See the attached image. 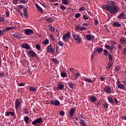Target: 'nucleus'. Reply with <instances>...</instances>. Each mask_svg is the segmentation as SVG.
Returning a JSON list of instances; mask_svg holds the SVG:
<instances>
[{
    "label": "nucleus",
    "instance_id": "obj_1",
    "mask_svg": "<svg viewBox=\"0 0 126 126\" xmlns=\"http://www.w3.org/2000/svg\"><path fill=\"white\" fill-rule=\"evenodd\" d=\"M107 4H103L102 8L107 11H109L110 14H117L119 12V7L116 5V2L108 0L107 1Z\"/></svg>",
    "mask_w": 126,
    "mask_h": 126
},
{
    "label": "nucleus",
    "instance_id": "obj_2",
    "mask_svg": "<svg viewBox=\"0 0 126 126\" xmlns=\"http://www.w3.org/2000/svg\"><path fill=\"white\" fill-rule=\"evenodd\" d=\"M71 38V35H70V32H67L63 36L62 39L63 42L65 43H68L69 39Z\"/></svg>",
    "mask_w": 126,
    "mask_h": 126
},
{
    "label": "nucleus",
    "instance_id": "obj_3",
    "mask_svg": "<svg viewBox=\"0 0 126 126\" xmlns=\"http://www.w3.org/2000/svg\"><path fill=\"white\" fill-rule=\"evenodd\" d=\"M73 38H74V40L76 41L78 44H80V43L82 42L81 37L79 36V35L78 34H73Z\"/></svg>",
    "mask_w": 126,
    "mask_h": 126
},
{
    "label": "nucleus",
    "instance_id": "obj_4",
    "mask_svg": "<svg viewBox=\"0 0 126 126\" xmlns=\"http://www.w3.org/2000/svg\"><path fill=\"white\" fill-rule=\"evenodd\" d=\"M21 105V101H20V99L19 98L16 99V100L15 101V108L16 110H18L19 109V107Z\"/></svg>",
    "mask_w": 126,
    "mask_h": 126
},
{
    "label": "nucleus",
    "instance_id": "obj_5",
    "mask_svg": "<svg viewBox=\"0 0 126 126\" xmlns=\"http://www.w3.org/2000/svg\"><path fill=\"white\" fill-rule=\"evenodd\" d=\"M40 123H42V118H39L35 120L32 123V125H33V126H37Z\"/></svg>",
    "mask_w": 126,
    "mask_h": 126
},
{
    "label": "nucleus",
    "instance_id": "obj_6",
    "mask_svg": "<svg viewBox=\"0 0 126 126\" xmlns=\"http://www.w3.org/2000/svg\"><path fill=\"white\" fill-rule=\"evenodd\" d=\"M28 55L29 57H32V58H35V57H37V54L35 52V51L33 50H30L28 52Z\"/></svg>",
    "mask_w": 126,
    "mask_h": 126
},
{
    "label": "nucleus",
    "instance_id": "obj_7",
    "mask_svg": "<svg viewBox=\"0 0 126 126\" xmlns=\"http://www.w3.org/2000/svg\"><path fill=\"white\" fill-rule=\"evenodd\" d=\"M25 35L30 36V35L33 34V30L29 29H26L24 30Z\"/></svg>",
    "mask_w": 126,
    "mask_h": 126
},
{
    "label": "nucleus",
    "instance_id": "obj_8",
    "mask_svg": "<svg viewBox=\"0 0 126 126\" xmlns=\"http://www.w3.org/2000/svg\"><path fill=\"white\" fill-rule=\"evenodd\" d=\"M50 103L51 104V105H54V106H59L61 103L60 102V101L58 100H50Z\"/></svg>",
    "mask_w": 126,
    "mask_h": 126
},
{
    "label": "nucleus",
    "instance_id": "obj_9",
    "mask_svg": "<svg viewBox=\"0 0 126 126\" xmlns=\"http://www.w3.org/2000/svg\"><path fill=\"white\" fill-rule=\"evenodd\" d=\"M47 53H50L51 54H54V53H55V51H54V49L51 44L47 47Z\"/></svg>",
    "mask_w": 126,
    "mask_h": 126
},
{
    "label": "nucleus",
    "instance_id": "obj_10",
    "mask_svg": "<svg viewBox=\"0 0 126 126\" xmlns=\"http://www.w3.org/2000/svg\"><path fill=\"white\" fill-rule=\"evenodd\" d=\"M103 91L108 94H111V93H112V90L109 86H106L105 87L103 88Z\"/></svg>",
    "mask_w": 126,
    "mask_h": 126
},
{
    "label": "nucleus",
    "instance_id": "obj_11",
    "mask_svg": "<svg viewBox=\"0 0 126 126\" xmlns=\"http://www.w3.org/2000/svg\"><path fill=\"white\" fill-rule=\"evenodd\" d=\"M76 30H80V31H83V30H87V28L85 27H81L80 25H78L75 26Z\"/></svg>",
    "mask_w": 126,
    "mask_h": 126
},
{
    "label": "nucleus",
    "instance_id": "obj_12",
    "mask_svg": "<svg viewBox=\"0 0 126 126\" xmlns=\"http://www.w3.org/2000/svg\"><path fill=\"white\" fill-rule=\"evenodd\" d=\"M21 34L19 33H15L13 34V36L14 38H18L19 40L21 39L22 38V36H21Z\"/></svg>",
    "mask_w": 126,
    "mask_h": 126
},
{
    "label": "nucleus",
    "instance_id": "obj_13",
    "mask_svg": "<svg viewBox=\"0 0 126 126\" xmlns=\"http://www.w3.org/2000/svg\"><path fill=\"white\" fill-rule=\"evenodd\" d=\"M35 6L36 7V8L37 9V10L41 13H43L44 12V11L43 10V9L42 8V7H41L40 6V5H39V4H35Z\"/></svg>",
    "mask_w": 126,
    "mask_h": 126
},
{
    "label": "nucleus",
    "instance_id": "obj_14",
    "mask_svg": "<svg viewBox=\"0 0 126 126\" xmlns=\"http://www.w3.org/2000/svg\"><path fill=\"white\" fill-rule=\"evenodd\" d=\"M76 108H72L71 109H70L69 110V115L70 117H73V115H74V112L75 111Z\"/></svg>",
    "mask_w": 126,
    "mask_h": 126
},
{
    "label": "nucleus",
    "instance_id": "obj_15",
    "mask_svg": "<svg viewBox=\"0 0 126 126\" xmlns=\"http://www.w3.org/2000/svg\"><path fill=\"white\" fill-rule=\"evenodd\" d=\"M15 27H7L4 29L3 30L4 32L5 33H6V32H8V31H9V30H12V29H15Z\"/></svg>",
    "mask_w": 126,
    "mask_h": 126
},
{
    "label": "nucleus",
    "instance_id": "obj_16",
    "mask_svg": "<svg viewBox=\"0 0 126 126\" xmlns=\"http://www.w3.org/2000/svg\"><path fill=\"white\" fill-rule=\"evenodd\" d=\"M24 12V16H25V18L27 19L28 18V14H27V9L26 8H24L23 9Z\"/></svg>",
    "mask_w": 126,
    "mask_h": 126
},
{
    "label": "nucleus",
    "instance_id": "obj_17",
    "mask_svg": "<svg viewBox=\"0 0 126 126\" xmlns=\"http://www.w3.org/2000/svg\"><path fill=\"white\" fill-rule=\"evenodd\" d=\"M44 19L48 23H50V22H51L52 23V22H53V21L54 20L53 18H51V17H45V18H44Z\"/></svg>",
    "mask_w": 126,
    "mask_h": 126
},
{
    "label": "nucleus",
    "instance_id": "obj_18",
    "mask_svg": "<svg viewBox=\"0 0 126 126\" xmlns=\"http://www.w3.org/2000/svg\"><path fill=\"white\" fill-rule=\"evenodd\" d=\"M9 115H10V116L12 117H13V116L15 115V113L14 112L9 111L5 113V116L6 117H9Z\"/></svg>",
    "mask_w": 126,
    "mask_h": 126
},
{
    "label": "nucleus",
    "instance_id": "obj_19",
    "mask_svg": "<svg viewBox=\"0 0 126 126\" xmlns=\"http://www.w3.org/2000/svg\"><path fill=\"white\" fill-rule=\"evenodd\" d=\"M22 48L24 49H27V50H29L30 49V46H29V45L28 43H24L22 45Z\"/></svg>",
    "mask_w": 126,
    "mask_h": 126
},
{
    "label": "nucleus",
    "instance_id": "obj_20",
    "mask_svg": "<svg viewBox=\"0 0 126 126\" xmlns=\"http://www.w3.org/2000/svg\"><path fill=\"white\" fill-rule=\"evenodd\" d=\"M107 100L111 105L114 104V100H113V97H111V96L107 97Z\"/></svg>",
    "mask_w": 126,
    "mask_h": 126
},
{
    "label": "nucleus",
    "instance_id": "obj_21",
    "mask_svg": "<svg viewBox=\"0 0 126 126\" xmlns=\"http://www.w3.org/2000/svg\"><path fill=\"white\" fill-rule=\"evenodd\" d=\"M117 87L119 89H122V90H125V88L126 86L124 85L123 84H120L117 85Z\"/></svg>",
    "mask_w": 126,
    "mask_h": 126
},
{
    "label": "nucleus",
    "instance_id": "obj_22",
    "mask_svg": "<svg viewBox=\"0 0 126 126\" xmlns=\"http://www.w3.org/2000/svg\"><path fill=\"white\" fill-rule=\"evenodd\" d=\"M120 42L121 44H126V38L125 37H121L120 39Z\"/></svg>",
    "mask_w": 126,
    "mask_h": 126
},
{
    "label": "nucleus",
    "instance_id": "obj_23",
    "mask_svg": "<svg viewBox=\"0 0 126 126\" xmlns=\"http://www.w3.org/2000/svg\"><path fill=\"white\" fill-rule=\"evenodd\" d=\"M80 124L82 126H87V125H86V122L85 120L82 119H80Z\"/></svg>",
    "mask_w": 126,
    "mask_h": 126
},
{
    "label": "nucleus",
    "instance_id": "obj_24",
    "mask_svg": "<svg viewBox=\"0 0 126 126\" xmlns=\"http://www.w3.org/2000/svg\"><path fill=\"white\" fill-rule=\"evenodd\" d=\"M105 49H107V50H110V51H112L113 49H114V46H110L109 45H105Z\"/></svg>",
    "mask_w": 126,
    "mask_h": 126
},
{
    "label": "nucleus",
    "instance_id": "obj_25",
    "mask_svg": "<svg viewBox=\"0 0 126 126\" xmlns=\"http://www.w3.org/2000/svg\"><path fill=\"white\" fill-rule=\"evenodd\" d=\"M90 101L92 102V103H94L95 102H96L97 99L96 98V97L95 96H91L90 98Z\"/></svg>",
    "mask_w": 126,
    "mask_h": 126
},
{
    "label": "nucleus",
    "instance_id": "obj_26",
    "mask_svg": "<svg viewBox=\"0 0 126 126\" xmlns=\"http://www.w3.org/2000/svg\"><path fill=\"white\" fill-rule=\"evenodd\" d=\"M121 24L117 22H115L113 23V26H115V27H121Z\"/></svg>",
    "mask_w": 126,
    "mask_h": 126
},
{
    "label": "nucleus",
    "instance_id": "obj_27",
    "mask_svg": "<svg viewBox=\"0 0 126 126\" xmlns=\"http://www.w3.org/2000/svg\"><path fill=\"white\" fill-rule=\"evenodd\" d=\"M67 85L70 88H71V89H73L74 88L73 83H72L71 82H68Z\"/></svg>",
    "mask_w": 126,
    "mask_h": 126
},
{
    "label": "nucleus",
    "instance_id": "obj_28",
    "mask_svg": "<svg viewBox=\"0 0 126 126\" xmlns=\"http://www.w3.org/2000/svg\"><path fill=\"white\" fill-rule=\"evenodd\" d=\"M58 87L60 90H63V87H64V86L62 84H58Z\"/></svg>",
    "mask_w": 126,
    "mask_h": 126
},
{
    "label": "nucleus",
    "instance_id": "obj_29",
    "mask_svg": "<svg viewBox=\"0 0 126 126\" xmlns=\"http://www.w3.org/2000/svg\"><path fill=\"white\" fill-rule=\"evenodd\" d=\"M86 38L88 41H91L92 39V36L90 34H87L86 35Z\"/></svg>",
    "mask_w": 126,
    "mask_h": 126
},
{
    "label": "nucleus",
    "instance_id": "obj_30",
    "mask_svg": "<svg viewBox=\"0 0 126 126\" xmlns=\"http://www.w3.org/2000/svg\"><path fill=\"white\" fill-rule=\"evenodd\" d=\"M85 81H86L87 82H89V83H92L93 82V81H92V79H90L88 78H84Z\"/></svg>",
    "mask_w": 126,
    "mask_h": 126
},
{
    "label": "nucleus",
    "instance_id": "obj_31",
    "mask_svg": "<svg viewBox=\"0 0 126 126\" xmlns=\"http://www.w3.org/2000/svg\"><path fill=\"white\" fill-rule=\"evenodd\" d=\"M103 55L105 56H108V55L110 54V53H109V51H108L107 50L104 49L103 51Z\"/></svg>",
    "mask_w": 126,
    "mask_h": 126
},
{
    "label": "nucleus",
    "instance_id": "obj_32",
    "mask_svg": "<svg viewBox=\"0 0 126 126\" xmlns=\"http://www.w3.org/2000/svg\"><path fill=\"white\" fill-rule=\"evenodd\" d=\"M103 51H104V50L103 49V48H100V47L97 48L96 49V52H97V53H98L99 54L102 53V52H103Z\"/></svg>",
    "mask_w": 126,
    "mask_h": 126
},
{
    "label": "nucleus",
    "instance_id": "obj_33",
    "mask_svg": "<svg viewBox=\"0 0 126 126\" xmlns=\"http://www.w3.org/2000/svg\"><path fill=\"white\" fill-rule=\"evenodd\" d=\"M23 110L25 114H29V112H28V108H27L26 107L23 108Z\"/></svg>",
    "mask_w": 126,
    "mask_h": 126
},
{
    "label": "nucleus",
    "instance_id": "obj_34",
    "mask_svg": "<svg viewBox=\"0 0 126 126\" xmlns=\"http://www.w3.org/2000/svg\"><path fill=\"white\" fill-rule=\"evenodd\" d=\"M52 62H53V63H60V62H59V61H58V59L56 58L52 59Z\"/></svg>",
    "mask_w": 126,
    "mask_h": 126
},
{
    "label": "nucleus",
    "instance_id": "obj_35",
    "mask_svg": "<svg viewBox=\"0 0 126 126\" xmlns=\"http://www.w3.org/2000/svg\"><path fill=\"white\" fill-rule=\"evenodd\" d=\"M54 50L56 53H59V46L57 45H54Z\"/></svg>",
    "mask_w": 126,
    "mask_h": 126
},
{
    "label": "nucleus",
    "instance_id": "obj_36",
    "mask_svg": "<svg viewBox=\"0 0 126 126\" xmlns=\"http://www.w3.org/2000/svg\"><path fill=\"white\" fill-rule=\"evenodd\" d=\"M29 91H31L32 92H34V91H36V88L33 87H30L29 88Z\"/></svg>",
    "mask_w": 126,
    "mask_h": 126
},
{
    "label": "nucleus",
    "instance_id": "obj_37",
    "mask_svg": "<svg viewBox=\"0 0 126 126\" xmlns=\"http://www.w3.org/2000/svg\"><path fill=\"white\" fill-rule=\"evenodd\" d=\"M108 60L110 62H113V56H112V54H109L108 55Z\"/></svg>",
    "mask_w": 126,
    "mask_h": 126
},
{
    "label": "nucleus",
    "instance_id": "obj_38",
    "mask_svg": "<svg viewBox=\"0 0 126 126\" xmlns=\"http://www.w3.org/2000/svg\"><path fill=\"white\" fill-rule=\"evenodd\" d=\"M103 107L104 109H108L109 107V104H108L107 102H105V103L103 104Z\"/></svg>",
    "mask_w": 126,
    "mask_h": 126
},
{
    "label": "nucleus",
    "instance_id": "obj_39",
    "mask_svg": "<svg viewBox=\"0 0 126 126\" xmlns=\"http://www.w3.org/2000/svg\"><path fill=\"white\" fill-rule=\"evenodd\" d=\"M24 121L26 124H28L29 121V117L28 116L24 117Z\"/></svg>",
    "mask_w": 126,
    "mask_h": 126
},
{
    "label": "nucleus",
    "instance_id": "obj_40",
    "mask_svg": "<svg viewBox=\"0 0 126 126\" xmlns=\"http://www.w3.org/2000/svg\"><path fill=\"white\" fill-rule=\"evenodd\" d=\"M61 76L62 77H66V76H67V74H66V73L62 72L61 73Z\"/></svg>",
    "mask_w": 126,
    "mask_h": 126
},
{
    "label": "nucleus",
    "instance_id": "obj_41",
    "mask_svg": "<svg viewBox=\"0 0 126 126\" xmlns=\"http://www.w3.org/2000/svg\"><path fill=\"white\" fill-rule=\"evenodd\" d=\"M63 4H68V1L67 0H62Z\"/></svg>",
    "mask_w": 126,
    "mask_h": 126
},
{
    "label": "nucleus",
    "instance_id": "obj_42",
    "mask_svg": "<svg viewBox=\"0 0 126 126\" xmlns=\"http://www.w3.org/2000/svg\"><path fill=\"white\" fill-rule=\"evenodd\" d=\"M58 44L59 45V46H61V47H63V42L62 41H60L58 42Z\"/></svg>",
    "mask_w": 126,
    "mask_h": 126
},
{
    "label": "nucleus",
    "instance_id": "obj_43",
    "mask_svg": "<svg viewBox=\"0 0 126 126\" xmlns=\"http://www.w3.org/2000/svg\"><path fill=\"white\" fill-rule=\"evenodd\" d=\"M43 45H47V44H49V39H45L44 41L43 42Z\"/></svg>",
    "mask_w": 126,
    "mask_h": 126
},
{
    "label": "nucleus",
    "instance_id": "obj_44",
    "mask_svg": "<svg viewBox=\"0 0 126 126\" xmlns=\"http://www.w3.org/2000/svg\"><path fill=\"white\" fill-rule=\"evenodd\" d=\"M35 48L37 49V50H41V45L40 44H36L35 45Z\"/></svg>",
    "mask_w": 126,
    "mask_h": 126
},
{
    "label": "nucleus",
    "instance_id": "obj_45",
    "mask_svg": "<svg viewBox=\"0 0 126 126\" xmlns=\"http://www.w3.org/2000/svg\"><path fill=\"white\" fill-rule=\"evenodd\" d=\"M80 15H81V14H80L79 13H76L75 15V18H78L79 17H80Z\"/></svg>",
    "mask_w": 126,
    "mask_h": 126
},
{
    "label": "nucleus",
    "instance_id": "obj_46",
    "mask_svg": "<svg viewBox=\"0 0 126 126\" xmlns=\"http://www.w3.org/2000/svg\"><path fill=\"white\" fill-rule=\"evenodd\" d=\"M49 37L51 39V40H52V41H54V40H55V36H54V34H50Z\"/></svg>",
    "mask_w": 126,
    "mask_h": 126
},
{
    "label": "nucleus",
    "instance_id": "obj_47",
    "mask_svg": "<svg viewBox=\"0 0 126 126\" xmlns=\"http://www.w3.org/2000/svg\"><path fill=\"white\" fill-rule=\"evenodd\" d=\"M73 74H74V75H76L75 78H78V77L81 76V75L79 73V72L77 73H74Z\"/></svg>",
    "mask_w": 126,
    "mask_h": 126
},
{
    "label": "nucleus",
    "instance_id": "obj_48",
    "mask_svg": "<svg viewBox=\"0 0 126 126\" xmlns=\"http://www.w3.org/2000/svg\"><path fill=\"white\" fill-rule=\"evenodd\" d=\"M108 68H111L112 66H113V63L111 62H109L108 63Z\"/></svg>",
    "mask_w": 126,
    "mask_h": 126
},
{
    "label": "nucleus",
    "instance_id": "obj_49",
    "mask_svg": "<svg viewBox=\"0 0 126 126\" xmlns=\"http://www.w3.org/2000/svg\"><path fill=\"white\" fill-rule=\"evenodd\" d=\"M20 3H23V4H25L26 3V0H18Z\"/></svg>",
    "mask_w": 126,
    "mask_h": 126
},
{
    "label": "nucleus",
    "instance_id": "obj_50",
    "mask_svg": "<svg viewBox=\"0 0 126 126\" xmlns=\"http://www.w3.org/2000/svg\"><path fill=\"white\" fill-rule=\"evenodd\" d=\"M49 29L52 32H55V28L54 27H49Z\"/></svg>",
    "mask_w": 126,
    "mask_h": 126
},
{
    "label": "nucleus",
    "instance_id": "obj_51",
    "mask_svg": "<svg viewBox=\"0 0 126 126\" xmlns=\"http://www.w3.org/2000/svg\"><path fill=\"white\" fill-rule=\"evenodd\" d=\"M124 15V13H121L119 14V15L118 16V18H122V17H123Z\"/></svg>",
    "mask_w": 126,
    "mask_h": 126
},
{
    "label": "nucleus",
    "instance_id": "obj_52",
    "mask_svg": "<svg viewBox=\"0 0 126 126\" xmlns=\"http://www.w3.org/2000/svg\"><path fill=\"white\" fill-rule=\"evenodd\" d=\"M65 7L63 5L60 6V9L62 10H65Z\"/></svg>",
    "mask_w": 126,
    "mask_h": 126
},
{
    "label": "nucleus",
    "instance_id": "obj_53",
    "mask_svg": "<svg viewBox=\"0 0 126 126\" xmlns=\"http://www.w3.org/2000/svg\"><path fill=\"white\" fill-rule=\"evenodd\" d=\"M18 1H19L18 0H13L12 2L14 4H17V3H18Z\"/></svg>",
    "mask_w": 126,
    "mask_h": 126
},
{
    "label": "nucleus",
    "instance_id": "obj_54",
    "mask_svg": "<svg viewBox=\"0 0 126 126\" xmlns=\"http://www.w3.org/2000/svg\"><path fill=\"white\" fill-rule=\"evenodd\" d=\"M64 111H60V116H64Z\"/></svg>",
    "mask_w": 126,
    "mask_h": 126
},
{
    "label": "nucleus",
    "instance_id": "obj_55",
    "mask_svg": "<svg viewBox=\"0 0 126 126\" xmlns=\"http://www.w3.org/2000/svg\"><path fill=\"white\" fill-rule=\"evenodd\" d=\"M79 10H80V11H84V10H85V8H84V7H81L79 9Z\"/></svg>",
    "mask_w": 126,
    "mask_h": 126
},
{
    "label": "nucleus",
    "instance_id": "obj_56",
    "mask_svg": "<svg viewBox=\"0 0 126 126\" xmlns=\"http://www.w3.org/2000/svg\"><path fill=\"white\" fill-rule=\"evenodd\" d=\"M94 22L95 25H97V24H98V23H99V21H98V20H97L96 19H94Z\"/></svg>",
    "mask_w": 126,
    "mask_h": 126
},
{
    "label": "nucleus",
    "instance_id": "obj_57",
    "mask_svg": "<svg viewBox=\"0 0 126 126\" xmlns=\"http://www.w3.org/2000/svg\"><path fill=\"white\" fill-rule=\"evenodd\" d=\"M115 69L116 71H119V70H120V66H117L115 67Z\"/></svg>",
    "mask_w": 126,
    "mask_h": 126
},
{
    "label": "nucleus",
    "instance_id": "obj_58",
    "mask_svg": "<svg viewBox=\"0 0 126 126\" xmlns=\"http://www.w3.org/2000/svg\"><path fill=\"white\" fill-rule=\"evenodd\" d=\"M83 19H85V20H87L88 19V17L86 16L85 15H83Z\"/></svg>",
    "mask_w": 126,
    "mask_h": 126
},
{
    "label": "nucleus",
    "instance_id": "obj_59",
    "mask_svg": "<svg viewBox=\"0 0 126 126\" xmlns=\"http://www.w3.org/2000/svg\"><path fill=\"white\" fill-rule=\"evenodd\" d=\"M110 43H111V45H112L113 46H114V45H115V44L116 45H117V43H115V41H114L113 40H111Z\"/></svg>",
    "mask_w": 126,
    "mask_h": 126
},
{
    "label": "nucleus",
    "instance_id": "obj_60",
    "mask_svg": "<svg viewBox=\"0 0 126 126\" xmlns=\"http://www.w3.org/2000/svg\"><path fill=\"white\" fill-rule=\"evenodd\" d=\"M4 32V31H3V30H0V36H1V35H3Z\"/></svg>",
    "mask_w": 126,
    "mask_h": 126
},
{
    "label": "nucleus",
    "instance_id": "obj_61",
    "mask_svg": "<svg viewBox=\"0 0 126 126\" xmlns=\"http://www.w3.org/2000/svg\"><path fill=\"white\" fill-rule=\"evenodd\" d=\"M0 22H4V18L0 17Z\"/></svg>",
    "mask_w": 126,
    "mask_h": 126
},
{
    "label": "nucleus",
    "instance_id": "obj_62",
    "mask_svg": "<svg viewBox=\"0 0 126 126\" xmlns=\"http://www.w3.org/2000/svg\"><path fill=\"white\" fill-rule=\"evenodd\" d=\"M0 77H4V73L1 72L0 73Z\"/></svg>",
    "mask_w": 126,
    "mask_h": 126
},
{
    "label": "nucleus",
    "instance_id": "obj_63",
    "mask_svg": "<svg viewBox=\"0 0 126 126\" xmlns=\"http://www.w3.org/2000/svg\"><path fill=\"white\" fill-rule=\"evenodd\" d=\"M123 55L124 56H126V48H124L123 51Z\"/></svg>",
    "mask_w": 126,
    "mask_h": 126
},
{
    "label": "nucleus",
    "instance_id": "obj_64",
    "mask_svg": "<svg viewBox=\"0 0 126 126\" xmlns=\"http://www.w3.org/2000/svg\"><path fill=\"white\" fill-rule=\"evenodd\" d=\"M121 118L122 120H125V121H126V116H122Z\"/></svg>",
    "mask_w": 126,
    "mask_h": 126
}]
</instances>
